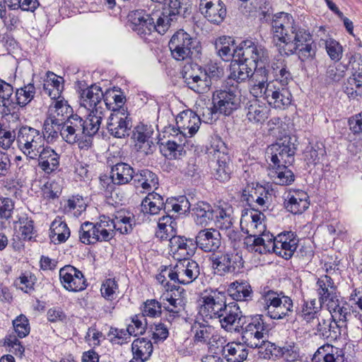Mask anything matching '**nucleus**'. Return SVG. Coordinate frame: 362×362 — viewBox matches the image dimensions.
I'll return each mask as SVG.
<instances>
[{"label":"nucleus","mask_w":362,"mask_h":362,"mask_svg":"<svg viewBox=\"0 0 362 362\" xmlns=\"http://www.w3.org/2000/svg\"><path fill=\"white\" fill-rule=\"evenodd\" d=\"M217 143L216 147L211 145L214 156L217 158V167L215 168L214 176L216 180L225 182L230 177L231 164L229 156L223 151L226 148L224 144L221 140H218Z\"/></svg>","instance_id":"nucleus-23"},{"label":"nucleus","mask_w":362,"mask_h":362,"mask_svg":"<svg viewBox=\"0 0 362 362\" xmlns=\"http://www.w3.org/2000/svg\"><path fill=\"white\" fill-rule=\"evenodd\" d=\"M101 296L108 301L115 300L119 293V285L115 279H105L100 288Z\"/></svg>","instance_id":"nucleus-63"},{"label":"nucleus","mask_w":362,"mask_h":362,"mask_svg":"<svg viewBox=\"0 0 362 362\" xmlns=\"http://www.w3.org/2000/svg\"><path fill=\"white\" fill-rule=\"evenodd\" d=\"M237 47H235L234 40L230 37L222 36L215 42V48L218 55L225 61H229L231 58L236 61L235 52Z\"/></svg>","instance_id":"nucleus-45"},{"label":"nucleus","mask_w":362,"mask_h":362,"mask_svg":"<svg viewBox=\"0 0 362 362\" xmlns=\"http://www.w3.org/2000/svg\"><path fill=\"white\" fill-rule=\"evenodd\" d=\"M100 235L96 229L93 223L86 221L81 224L79 230L80 241L86 245L95 244L98 242H102Z\"/></svg>","instance_id":"nucleus-55"},{"label":"nucleus","mask_w":362,"mask_h":362,"mask_svg":"<svg viewBox=\"0 0 362 362\" xmlns=\"http://www.w3.org/2000/svg\"><path fill=\"white\" fill-rule=\"evenodd\" d=\"M71 107L68 102L64 99L55 100L49 108V115L54 116L55 119H62V122H65L69 118L74 115Z\"/></svg>","instance_id":"nucleus-52"},{"label":"nucleus","mask_w":362,"mask_h":362,"mask_svg":"<svg viewBox=\"0 0 362 362\" xmlns=\"http://www.w3.org/2000/svg\"><path fill=\"white\" fill-rule=\"evenodd\" d=\"M59 279L64 288L69 291H81L88 286L82 272L71 265H66L60 269Z\"/></svg>","instance_id":"nucleus-19"},{"label":"nucleus","mask_w":362,"mask_h":362,"mask_svg":"<svg viewBox=\"0 0 362 362\" xmlns=\"http://www.w3.org/2000/svg\"><path fill=\"white\" fill-rule=\"evenodd\" d=\"M288 164L270 163L268 175L272 182L279 185H288L294 181V174L288 168Z\"/></svg>","instance_id":"nucleus-36"},{"label":"nucleus","mask_w":362,"mask_h":362,"mask_svg":"<svg viewBox=\"0 0 362 362\" xmlns=\"http://www.w3.org/2000/svg\"><path fill=\"white\" fill-rule=\"evenodd\" d=\"M128 113L124 109L114 110L107 123V128L111 135L116 138H124L129 135L131 124L127 120Z\"/></svg>","instance_id":"nucleus-21"},{"label":"nucleus","mask_w":362,"mask_h":362,"mask_svg":"<svg viewBox=\"0 0 362 362\" xmlns=\"http://www.w3.org/2000/svg\"><path fill=\"white\" fill-rule=\"evenodd\" d=\"M127 18L130 28L142 37L153 31L164 34L168 30V23L159 16V11L148 13L143 9L134 10L129 12Z\"/></svg>","instance_id":"nucleus-7"},{"label":"nucleus","mask_w":362,"mask_h":362,"mask_svg":"<svg viewBox=\"0 0 362 362\" xmlns=\"http://www.w3.org/2000/svg\"><path fill=\"white\" fill-rule=\"evenodd\" d=\"M195 40L183 30L177 31L169 42V48L173 57L182 61L190 57Z\"/></svg>","instance_id":"nucleus-16"},{"label":"nucleus","mask_w":362,"mask_h":362,"mask_svg":"<svg viewBox=\"0 0 362 362\" xmlns=\"http://www.w3.org/2000/svg\"><path fill=\"white\" fill-rule=\"evenodd\" d=\"M185 83L190 89L199 94L207 93L211 86V81L208 78L207 73L204 71H199V76H193L187 73L185 76Z\"/></svg>","instance_id":"nucleus-41"},{"label":"nucleus","mask_w":362,"mask_h":362,"mask_svg":"<svg viewBox=\"0 0 362 362\" xmlns=\"http://www.w3.org/2000/svg\"><path fill=\"white\" fill-rule=\"evenodd\" d=\"M312 359L314 362H345V354L342 349L325 344L317 349Z\"/></svg>","instance_id":"nucleus-31"},{"label":"nucleus","mask_w":362,"mask_h":362,"mask_svg":"<svg viewBox=\"0 0 362 362\" xmlns=\"http://www.w3.org/2000/svg\"><path fill=\"white\" fill-rule=\"evenodd\" d=\"M35 94V88L31 83L16 90V103L21 107L28 105L33 98Z\"/></svg>","instance_id":"nucleus-61"},{"label":"nucleus","mask_w":362,"mask_h":362,"mask_svg":"<svg viewBox=\"0 0 362 362\" xmlns=\"http://www.w3.org/2000/svg\"><path fill=\"white\" fill-rule=\"evenodd\" d=\"M251 100L245 107L246 119L254 124H262L269 117L270 110L267 105L257 99Z\"/></svg>","instance_id":"nucleus-29"},{"label":"nucleus","mask_w":362,"mask_h":362,"mask_svg":"<svg viewBox=\"0 0 362 362\" xmlns=\"http://www.w3.org/2000/svg\"><path fill=\"white\" fill-rule=\"evenodd\" d=\"M177 223L170 216L159 218L156 236L161 240H168L170 252L175 259L189 258L195 252L193 239H187L176 235Z\"/></svg>","instance_id":"nucleus-3"},{"label":"nucleus","mask_w":362,"mask_h":362,"mask_svg":"<svg viewBox=\"0 0 362 362\" xmlns=\"http://www.w3.org/2000/svg\"><path fill=\"white\" fill-rule=\"evenodd\" d=\"M66 122H69L74 130L83 139L88 136L90 139L99 130L101 123H100V117H98L93 115H88L85 120L77 115H74L69 118Z\"/></svg>","instance_id":"nucleus-20"},{"label":"nucleus","mask_w":362,"mask_h":362,"mask_svg":"<svg viewBox=\"0 0 362 362\" xmlns=\"http://www.w3.org/2000/svg\"><path fill=\"white\" fill-rule=\"evenodd\" d=\"M315 291L318 296V300L321 304L338 295L337 286L329 274L320 275L317 279Z\"/></svg>","instance_id":"nucleus-33"},{"label":"nucleus","mask_w":362,"mask_h":362,"mask_svg":"<svg viewBox=\"0 0 362 362\" xmlns=\"http://www.w3.org/2000/svg\"><path fill=\"white\" fill-rule=\"evenodd\" d=\"M274 37L281 44L279 45L281 54H297L301 62L313 60L315 57L316 47L310 33L295 24L293 16L284 12L275 14L272 23Z\"/></svg>","instance_id":"nucleus-1"},{"label":"nucleus","mask_w":362,"mask_h":362,"mask_svg":"<svg viewBox=\"0 0 362 362\" xmlns=\"http://www.w3.org/2000/svg\"><path fill=\"white\" fill-rule=\"evenodd\" d=\"M274 77L278 85L286 87L288 83L292 80V76L288 71L284 60L278 59L276 63L272 66Z\"/></svg>","instance_id":"nucleus-56"},{"label":"nucleus","mask_w":362,"mask_h":362,"mask_svg":"<svg viewBox=\"0 0 362 362\" xmlns=\"http://www.w3.org/2000/svg\"><path fill=\"white\" fill-rule=\"evenodd\" d=\"M213 107H206L203 112V117L206 122L213 119V115L219 112L224 115H230L236 110L240 105V98L238 94L232 90H217L213 93Z\"/></svg>","instance_id":"nucleus-8"},{"label":"nucleus","mask_w":362,"mask_h":362,"mask_svg":"<svg viewBox=\"0 0 362 362\" xmlns=\"http://www.w3.org/2000/svg\"><path fill=\"white\" fill-rule=\"evenodd\" d=\"M80 104L90 111L88 115L100 117V123H101L106 109L103 107V105H105V93H103L100 86L92 85L83 90L81 94Z\"/></svg>","instance_id":"nucleus-13"},{"label":"nucleus","mask_w":362,"mask_h":362,"mask_svg":"<svg viewBox=\"0 0 362 362\" xmlns=\"http://www.w3.org/2000/svg\"><path fill=\"white\" fill-rule=\"evenodd\" d=\"M258 75L261 76V78H257V83L251 85L250 88V93L255 98H263L275 109H285L291 103L292 95L286 87L280 86L276 81L267 82V69L258 70L255 74L256 77Z\"/></svg>","instance_id":"nucleus-2"},{"label":"nucleus","mask_w":362,"mask_h":362,"mask_svg":"<svg viewBox=\"0 0 362 362\" xmlns=\"http://www.w3.org/2000/svg\"><path fill=\"white\" fill-rule=\"evenodd\" d=\"M322 305L320 302L318 303L315 298L304 300L299 315L308 323L313 322L315 319L318 320L321 317Z\"/></svg>","instance_id":"nucleus-48"},{"label":"nucleus","mask_w":362,"mask_h":362,"mask_svg":"<svg viewBox=\"0 0 362 362\" xmlns=\"http://www.w3.org/2000/svg\"><path fill=\"white\" fill-rule=\"evenodd\" d=\"M200 11L211 23L219 24L226 16V8L221 0H201Z\"/></svg>","instance_id":"nucleus-24"},{"label":"nucleus","mask_w":362,"mask_h":362,"mask_svg":"<svg viewBox=\"0 0 362 362\" xmlns=\"http://www.w3.org/2000/svg\"><path fill=\"white\" fill-rule=\"evenodd\" d=\"M15 223L19 225L18 233L22 239L30 240L33 238L35 230L34 221L32 218L25 214L20 216Z\"/></svg>","instance_id":"nucleus-60"},{"label":"nucleus","mask_w":362,"mask_h":362,"mask_svg":"<svg viewBox=\"0 0 362 362\" xmlns=\"http://www.w3.org/2000/svg\"><path fill=\"white\" fill-rule=\"evenodd\" d=\"M325 154V148L318 144L308 146L304 151L305 160L308 164L316 165L320 162Z\"/></svg>","instance_id":"nucleus-64"},{"label":"nucleus","mask_w":362,"mask_h":362,"mask_svg":"<svg viewBox=\"0 0 362 362\" xmlns=\"http://www.w3.org/2000/svg\"><path fill=\"white\" fill-rule=\"evenodd\" d=\"M13 93V86L0 78V107H4L5 112H10L14 107Z\"/></svg>","instance_id":"nucleus-58"},{"label":"nucleus","mask_w":362,"mask_h":362,"mask_svg":"<svg viewBox=\"0 0 362 362\" xmlns=\"http://www.w3.org/2000/svg\"><path fill=\"white\" fill-rule=\"evenodd\" d=\"M153 344L151 340L146 338H138L132 344V351L134 358L146 361L153 352Z\"/></svg>","instance_id":"nucleus-51"},{"label":"nucleus","mask_w":362,"mask_h":362,"mask_svg":"<svg viewBox=\"0 0 362 362\" xmlns=\"http://www.w3.org/2000/svg\"><path fill=\"white\" fill-rule=\"evenodd\" d=\"M152 134L153 129L150 125L140 124L134 128L132 137L139 151L146 155L153 153L155 145L151 140Z\"/></svg>","instance_id":"nucleus-26"},{"label":"nucleus","mask_w":362,"mask_h":362,"mask_svg":"<svg viewBox=\"0 0 362 362\" xmlns=\"http://www.w3.org/2000/svg\"><path fill=\"white\" fill-rule=\"evenodd\" d=\"M183 0H168V8L163 12L159 11V16L168 23V30L171 24L175 22L177 17L182 14L183 9Z\"/></svg>","instance_id":"nucleus-54"},{"label":"nucleus","mask_w":362,"mask_h":362,"mask_svg":"<svg viewBox=\"0 0 362 362\" xmlns=\"http://www.w3.org/2000/svg\"><path fill=\"white\" fill-rule=\"evenodd\" d=\"M265 216L259 210L250 209L242 214L240 227L242 230L247 235L244 239V245L250 252H256V247L261 246L257 244L258 240H265L267 233Z\"/></svg>","instance_id":"nucleus-4"},{"label":"nucleus","mask_w":362,"mask_h":362,"mask_svg":"<svg viewBox=\"0 0 362 362\" xmlns=\"http://www.w3.org/2000/svg\"><path fill=\"white\" fill-rule=\"evenodd\" d=\"M168 273V278L176 283L187 285L195 281L200 274L198 263L189 258L178 259L176 264L171 266Z\"/></svg>","instance_id":"nucleus-12"},{"label":"nucleus","mask_w":362,"mask_h":362,"mask_svg":"<svg viewBox=\"0 0 362 362\" xmlns=\"http://www.w3.org/2000/svg\"><path fill=\"white\" fill-rule=\"evenodd\" d=\"M255 202L263 211L269 209L270 202L272 201V194L268 189L262 186L257 187L253 194L250 195V198L247 201Z\"/></svg>","instance_id":"nucleus-59"},{"label":"nucleus","mask_w":362,"mask_h":362,"mask_svg":"<svg viewBox=\"0 0 362 362\" xmlns=\"http://www.w3.org/2000/svg\"><path fill=\"white\" fill-rule=\"evenodd\" d=\"M218 315L220 316L216 320H218L221 327L226 331H232L234 327H238L243 316L240 307L235 302L226 304Z\"/></svg>","instance_id":"nucleus-30"},{"label":"nucleus","mask_w":362,"mask_h":362,"mask_svg":"<svg viewBox=\"0 0 362 362\" xmlns=\"http://www.w3.org/2000/svg\"><path fill=\"white\" fill-rule=\"evenodd\" d=\"M201 124V119L194 112L186 110L181 112L176 117L175 130L174 127H169L170 130L177 135L178 132L185 137L193 136L199 130Z\"/></svg>","instance_id":"nucleus-18"},{"label":"nucleus","mask_w":362,"mask_h":362,"mask_svg":"<svg viewBox=\"0 0 362 362\" xmlns=\"http://www.w3.org/2000/svg\"><path fill=\"white\" fill-rule=\"evenodd\" d=\"M134 168L126 163H117L112 167L110 178L114 185H123L134 180Z\"/></svg>","instance_id":"nucleus-38"},{"label":"nucleus","mask_w":362,"mask_h":362,"mask_svg":"<svg viewBox=\"0 0 362 362\" xmlns=\"http://www.w3.org/2000/svg\"><path fill=\"white\" fill-rule=\"evenodd\" d=\"M247 347L243 341L228 342L222 349V356L228 362H243L249 354Z\"/></svg>","instance_id":"nucleus-37"},{"label":"nucleus","mask_w":362,"mask_h":362,"mask_svg":"<svg viewBox=\"0 0 362 362\" xmlns=\"http://www.w3.org/2000/svg\"><path fill=\"white\" fill-rule=\"evenodd\" d=\"M194 244L205 252H215L221 245V233L214 228L202 229L197 234Z\"/></svg>","instance_id":"nucleus-22"},{"label":"nucleus","mask_w":362,"mask_h":362,"mask_svg":"<svg viewBox=\"0 0 362 362\" xmlns=\"http://www.w3.org/2000/svg\"><path fill=\"white\" fill-rule=\"evenodd\" d=\"M267 332L262 315H256L243 328L242 340L248 347L256 349Z\"/></svg>","instance_id":"nucleus-17"},{"label":"nucleus","mask_w":362,"mask_h":362,"mask_svg":"<svg viewBox=\"0 0 362 362\" xmlns=\"http://www.w3.org/2000/svg\"><path fill=\"white\" fill-rule=\"evenodd\" d=\"M95 225L103 241H109L115 236L114 218L104 215L100 216L99 221Z\"/></svg>","instance_id":"nucleus-57"},{"label":"nucleus","mask_w":362,"mask_h":362,"mask_svg":"<svg viewBox=\"0 0 362 362\" xmlns=\"http://www.w3.org/2000/svg\"><path fill=\"white\" fill-rule=\"evenodd\" d=\"M327 308L329 315L333 320H338L339 322L342 323L345 322L348 315H350V305L339 295H337L334 298H332L326 303H322Z\"/></svg>","instance_id":"nucleus-34"},{"label":"nucleus","mask_w":362,"mask_h":362,"mask_svg":"<svg viewBox=\"0 0 362 362\" xmlns=\"http://www.w3.org/2000/svg\"><path fill=\"white\" fill-rule=\"evenodd\" d=\"M228 293L236 301H247L252 298V289L247 281H235L229 285Z\"/></svg>","instance_id":"nucleus-42"},{"label":"nucleus","mask_w":362,"mask_h":362,"mask_svg":"<svg viewBox=\"0 0 362 362\" xmlns=\"http://www.w3.org/2000/svg\"><path fill=\"white\" fill-rule=\"evenodd\" d=\"M70 236V230L66 223L61 218L54 219L50 226L49 238L54 244L65 242Z\"/></svg>","instance_id":"nucleus-50"},{"label":"nucleus","mask_w":362,"mask_h":362,"mask_svg":"<svg viewBox=\"0 0 362 362\" xmlns=\"http://www.w3.org/2000/svg\"><path fill=\"white\" fill-rule=\"evenodd\" d=\"M62 124V119L49 115L44 121L43 131L41 132L44 139H46L47 143L55 141L60 135Z\"/></svg>","instance_id":"nucleus-47"},{"label":"nucleus","mask_w":362,"mask_h":362,"mask_svg":"<svg viewBox=\"0 0 362 362\" xmlns=\"http://www.w3.org/2000/svg\"><path fill=\"white\" fill-rule=\"evenodd\" d=\"M360 63L355 60L352 62V68L355 72L347 79V84L344 88V92L349 98H354L358 95L357 88L362 87V64L360 67Z\"/></svg>","instance_id":"nucleus-46"},{"label":"nucleus","mask_w":362,"mask_h":362,"mask_svg":"<svg viewBox=\"0 0 362 362\" xmlns=\"http://www.w3.org/2000/svg\"><path fill=\"white\" fill-rule=\"evenodd\" d=\"M201 300L202 303L199 314L203 317L204 321L217 319L220 316L218 314L221 313L222 309L226 305L225 293L217 289L204 291Z\"/></svg>","instance_id":"nucleus-11"},{"label":"nucleus","mask_w":362,"mask_h":362,"mask_svg":"<svg viewBox=\"0 0 362 362\" xmlns=\"http://www.w3.org/2000/svg\"><path fill=\"white\" fill-rule=\"evenodd\" d=\"M258 243L262 245L256 247V254L274 252L285 259H289L297 249L298 240L291 231L280 233L276 237L268 233L266 239L258 240Z\"/></svg>","instance_id":"nucleus-6"},{"label":"nucleus","mask_w":362,"mask_h":362,"mask_svg":"<svg viewBox=\"0 0 362 362\" xmlns=\"http://www.w3.org/2000/svg\"><path fill=\"white\" fill-rule=\"evenodd\" d=\"M204 322H195L192 326L194 341L197 344H209L214 337V327L207 324V321Z\"/></svg>","instance_id":"nucleus-43"},{"label":"nucleus","mask_w":362,"mask_h":362,"mask_svg":"<svg viewBox=\"0 0 362 362\" xmlns=\"http://www.w3.org/2000/svg\"><path fill=\"white\" fill-rule=\"evenodd\" d=\"M64 79L52 71H47L46 78L44 80L43 90L52 100L61 98L64 90Z\"/></svg>","instance_id":"nucleus-39"},{"label":"nucleus","mask_w":362,"mask_h":362,"mask_svg":"<svg viewBox=\"0 0 362 362\" xmlns=\"http://www.w3.org/2000/svg\"><path fill=\"white\" fill-rule=\"evenodd\" d=\"M233 209L230 204L226 202H219L214 206V226L221 230H228L233 226Z\"/></svg>","instance_id":"nucleus-32"},{"label":"nucleus","mask_w":362,"mask_h":362,"mask_svg":"<svg viewBox=\"0 0 362 362\" xmlns=\"http://www.w3.org/2000/svg\"><path fill=\"white\" fill-rule=\"evenodd\" d=\"M235 57L237 62L248 64L252 67L258 68V64H264L268 61V52L264 46L251 40L243 41L236 48Z\"/></svg>","instance_id":"nucleus-10"},{"label":"nucleus","mask_w":362,"mask_h":362,"mask_svg":"<svg viewBox=\"0 0 362 362\" xmlns=\"http://www.w3.org/2000/svg\"><path fill=\"white\" fill-rule=\"evenodd\" d=\"M190 209V203L186 197L182 196L177 199H167L165 205V211H174L181 214H185Z\"/></svg>","instance_id":"nucleus-62"},{"label":"nucleus","mask_w":362,"mask_h":362,"mask_svg":"<svg viewBox=\"0 0 362 362\" xmlns=\"http://www.w3.org/2000/svg\"><path fill=\"white\" fill-rule=\"evenodd\" d=\"M16 141L20 150L30 159L35 158L45 146V139L41 132L28 125L18 128Z\"/></svg>","instance_id":"nucleus-9"},{"label":"nucleus","mask_w":362,"mask_h":362,"mask_svg":"<svg viewBox=\"0 0 362 362\" xmlns=\"http://www.w3.org/2000/svg\"><path fill=\"white\" fill-rule=\"evenodd\" d=\"M32 159L37 160L40 169L49 175L59 167L60 154L50 146H45Z\"/></svg>","instance_id":"nucleus-27"},{"label":"nucleus","mask_w":362,"mask_h":362,"mask_svg":"<svg viewBox=\"0 0 362 362\" xmlns=\"http://www.w3.org/2000/svg\"><path fill=\"white\" fill-rule=\"evenodd\" d=\"M136 188L141 187L144 191L157 189L158 178L157 175L148 169H142L135 173L133 180Z\"/></svg>","instance_id":"nucleus-40"},{"label":"nucleus","mask_w":362,"mask_h":362,"mask_svg":"<svg viewBox=\"0 0 362 362\" xmlns=\"http://www.w3.org/2000/svg\"><path fill=\"white\" fill-rule=\"evenodd\" d=\"M258 302L263 305L267 315L273 320H282L292 315L293 303L291 297L283 292L278 293L268 287L259 291Z\"/></svg>","instance_id":"nucleus-5"},{"label":"nucleus","mask_w":362,"mask_h":362,"mask_svg":"<svg viewBox=\"0 0 362 362\" xmlns=\"http://www.w3.org/2000/svg\"><path fill=\"white\" fill-rule=\"evenodd\" d=\"M233 63L231 66L230 78L233 79L238 83H240L246 81L250 77L252 78V81L255 83H257L256 81L257 78H261V76L258 75L256 77L255 74L259 69H266L265 67L260 66L259 69L252 67L250 65L245 62H237Z\"/></svg>","instance_id":"nucleus-35"},{"label":"nucleus","mask_w":362,"mask_h":362,"mask_svg":"<svg viewBox=\"0 0 362 362\" xmlns=\"http://www.w3.org/2000/svg\"><path fill=\"white\" fill-rule=\"evenodd\" d=\"M284 204L290 213L301 214L309 207V197L303 190H290L284 197Z\"/></svg>","instance_id":"nucleus-25"},{"label":"nucleus","mask_w":362,"mask_h":362,"mask_svg":"<svg viewBox=\"0 0 362 362\" xmlns=\"http://www.w3.org/2000/svg\"><path fill=\"white\" fill-rule=\"evenodd\" d=\"M194 221L202 226H209L214 221V207L208 203L198 202L192 209Z\"/></svg>","instance_id":"nucleus-44"},{"label":"nucleus","mask_w":362,"mask_h":362,"mask_svg":"<svg viewBox=\"0 0 362 362\" xmlns=\"http://www.w3.org/2000/svg\"><path fill=\"white\" fill-rule=\"evenodd\" d=\"M296 147L289 136H285L268 148L267 153L270 154L272 163L276 165H291L294 161Z\"/></svg>","instance_id":"nucleus-14"},{"label":"nucleus","mask_w":362,"mask_h":362,"mask_svg":"<svg viewBox=\"0 0 362 362\" xmlns=\"http://www.w3.org/2000/svg\"><path fill=\"white\" fill-rule=\"evenodd\" d=\"M165 203L163 197L158 193L151 192L143 199L141 210L145 214L151 215L158 214L161 209L165 210Z\"/></svg>","instance_id":"nucleus-49"},{"label":"nucleus","mask_w":362,"mask_h":362,"mask_svg":"<svg viewBox=\"0 0 362 362\" xmlns=\"http://www.w3.org/2000/svg\"><path fill=\"white\" fill-rule=\"evenodd\" d=\"M211 260L214 274L218 276L239 272L244 264L242 256L233 252H224L215 255Z\"/></svg>","instance_id":"nucleus-15"},{"label":"nucleus","mask_w":362,"mask_h":362,"mask_svg":"<svg viewBox=\"0 0 362 362\" xmlns=\"http://www.w3.org/2000/svg\"><path fill=\"white\" fill-rule=\"evenodd\" d=\"M60 136L68 144H74L78 143L80 148H83L84 147L88 148L91 144L90 138H86L85 140L83 141V139L74 130V128L71 127V124H69V122H65L63 123Z\"/></svg>","instance_id":"nucleus-53"},{"label":"nucleus","mask_w":362,"mask_h":362,"mask_svg":"<svg viewBox=\"0 0 362 362\" xmlns=\"http://www.w3.org/2000/svg\"><path fill=\"white\" fill-rule=\"evenodd\" d=\"M326 315L318 319L315 334L326 339L336 340L341 337L344 329H342V325H339L329 315Z\"/></svg>","instance_id":"nucleus-28"}]
</instances>
